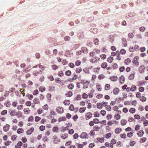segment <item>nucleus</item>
Instances as JSON below:
<instances>
[{"instance_id": "1", "label": "nucleus", "mask_w": 148, "mask_h": 148, "mask_svg": "<svg viewBox=\"0 0 148 148\" xmlns=\"http://www.w3.org/2000/svg\"><path fill=\"white\" fill-rule=\"evenodd\" d=\"M108 64L106 62H103L100 65L101 67L103 69H106V70H111L112 67L110 66L108 67Z\"/></svg>"}, {"instance_id": "2", "label": "nucleus", "mask_w": 148, "mask_h": 148, "mask_svg": "<svg viewBox=\"0 0 148 148\" xmlns=\"http://www.w3.org/2000/svg\"><path fill=\"white\" fill-rule=\"evenodd\" d=\"M100 59L97 56H95L90 58L89 61L92 63H96L100 61Z\"/></svg>"}, {"instance_id": "3", "label": "nucleus", "mask_w": 148, "mask_h": 148, "mask_svg": "<svg viewBox=\"0 0 148 148\" xmlns=\"http://www.w3.org/2000/svg\"><path fill=\"white\" fill-rule=\"evenodd\" d=\"M145 66L143 64L141 65L138 68L139 72L141 73H144L145 72Z\"/></svg>"}, {"instance_id": "4", "label": "nucleus", "mask_w": 148, "mask_h": 148, "mask_svg": "<svg viewBox=\"0 0 148 148\" xmlns=\"http://www.w3.org/2000/svg\"><path fill=\"white\" fill-rule=\"evenodd\" d=\"M139 59V57L138 56H135L133 61V63L136 66H138L139 64V63L138 61V60Z\"/></svg>"}, {"instance_id": "5", "label": "nucleus", "mask_w": 148, "mask_h": 148, "mask_svg": "<svg viewBox=\"0 0 148 148\" xmlns=\"http://www.w3.org/2000/svg\"><path fill=\"white\" fill-rule=\"evenodd\" d=\"M79 137L82 138L88 139V136L87 133L86 132H83L80 135Z\"/></svg>"}, {"instance_id": "6", "label": "nucleus", "mask_w": 148, "mask_h": 148, "mask_svg": "<svg viewBox=\"0 0 148 148\" xmlns=\"http://www.w3.org/2000/svg\"><path fill=\"white\" fill-rule=\"evenodd\" d=\"M92 114L91 112H88L86 113L85 118L86 120L89 119L92 117Z\"/></svg>"}, {"instance_id": "7", "label": "nucleus", "mask_w": 148, "mask_h": 148, "mask_svg": "<svg viewBox=\"0 0 148 148\" xmlns=\"http://www.w3.org/2000/svg\"><path fill=\"white\" fill-rule=\"evenodd\" d=\"M145 133L144 131L143 130H140L138 131L137 133V135L140 137H141L143 136Z\"/></svg>"}, {"instance_id": "8", "label": "nucleus", "mask_w": 148, "mask_h": 148, "mask_svg": "<svg viewBox=\"0 0 148 148\" xmlns=\"http://www.w3.org/2000/svg\"><path fill=\"white\" fill-rule=\"evenodd\" d=\"M56 110L57 112L60 114L62 113L64 111L63 108L62 107H57Z\"/></svg>"}, {"instance_id": "9", "label": "nucleus", "mask_w": 148, "mask_h": 148, "mask_svg": "<svg viewBox=\"0 0 148 148\" xmlns=\"http://www.w3.org/2000/svg\"><path fill=\"white\" fill-rule=\"evenodd\" d=\"M10 112V115L12 116H16V111L15 110H10L9 111Z\"/></svg>"}, {"instance_id": "10", "label": "nucleus", "mask_w": 148, "mask_h": 148, "mask_svg": "<svg viewBox=\"0 0 148 148\" xmlns=\"http://www.w3.org/2000/svg\"><path fill=\"white\" fill-rule=\"evenodd\" d=\"M120 90L119 88H114L111 93L113 92L114 95H117L119 92Z\"/></svg>"}, {"instance_id": "11", "label": "nucleus", "mask_w": 148, "mask_h": 148, "mask_svg": "<svg viewBox=\"0 0 148 148\" xmlns=\"http://www.w3.org/2000/svg\"><path fill=\"white\" fill-rule=\"evenodd\" d=\"M125 79L123 75H121L119 78L120 83L121 84H123L125 82Z\"/></svg>"}, {"instance_id": "12", "label": "nucleus", "mask_w": 148, "mask_h": 148, "mask_svg": "<svg viewBox=\"0 0 148 148\" xmlns=\"http://www.w3.org/2000/svg\"><path fill=\"white\" fill-rule=\"evenodd\" d=\"M34 128L32 127L31 128L28 130L26 132V134L27 135H30L32 134V133L34 132Z\"/></svg>"}, {"instance_id": "13", "label": "nucleus", "mask_w": 148, "mask_h": 148, "mask_svg": "<svg viewBox=\"0 0 148 148\" xmlns=\"http://www.w3.org/2000/svg\"><path fill=\"white\" fill-rule=\"evenodd\" d=\"M10 127V125L8 124H6L3 128V131L5 132H7L9 130Z\"/></svg>"}, {"instance_id": "14", "label": "nucleus", "mask_w": 148, "mask_h": 148, "mask_svg": "<svg viewBox=\"0 0 148 148\" xmlns=\"http://www.w3.org/2000/svg\"><path fill=\"white\" fill-rule=\"evenodd\" d=\"M60 137L62 139H65L68 137V134L67 133L62 134L60 135Z\"/></svg>"}, {"instance_id": "15", "label": "nucleus", "mask_w": 148, "mask_h": 148, "mask_svg": "<svg viewBox=\"0 0 148 148\" xmlns=\"http://www.w3.org/2000/svg\"><path fill=\"white\" fill-rule=\"evenodd\" d=\"M23 145V143L21 141H18L17 144L15 146V148H21V146Z\"/></svg>"}, {"instance_id": "16", "label": "nucleus", "mask_w": 148, "mask_h": 148, "mask_svg": "<svg viewBox=\"0 0 148 148\" xmlns=\"http://www.w3.org/2000/svg\"><path fill=\"white\" fill-rule=\"evenodd\" d=\"M23 112L25 114H27L30 113V110L28 108H27L24 109Z\"/></svg>"}, {"instance_id": "17", "label": "nucleus", "mask_w": 148, "mask_h": 148, "mask_svg": "<svg viewBox=\"0 0 148 148\" xmlns=\"http://www.w3.org/2000/svg\"><path fill=\"white\" fill-rule=\"evenodd\" d=\"M16 116L18 118H20L21 117L23 116L22 113L19 111H18L16 112Z\"/></svg>"}, {"instance_id": "18", "label": "nucleus", "mask_w": 148, "mask_h": 148, "mask_svg": "<svg viewBox=\"0 0 148 148\" xmlns=\"http://www.w3.org/2000/svg\"><path fill=\"white\" fill-rule=\"evenodd\" d=\"M131 62V60L129 58H127L124 61V63L126 64V65H129V64Z\"/></svg>"}, {"instance_id": "19", "label": "nucleus", "mask_w": 148, "mask_h": 148, "mask_svg": "<svg viewBox=\"0 0 148 148\" xmlns=\"http://www.w3.org/2000/svg\"><path fill=\"white\" fill-rule=\"evenodd\" d=\"M111 88L109 84H106L104 86V89L107 91L109 90Z\"/></svg>"}, {"instance_id": "20", "label": "nucleus", "mask_w": 148, "mask_h": 148, "mask_svg": "<svg viewBox=\"0 0 148 148\" xmlns=\"http://www.w3.org/2000/svg\"><path fill=\"white\" fill-rule=\"evenodd\" d=\"M135 74L134 73H131L130 75L128 77V79L130 80H132L133 79L134 77Z\"/></svg>"}, {"instance_id": "21", "label": "nucleus", "mask_w": 148, "mask_h": 148, "mask_svg": "<svg viewBox=\"0 0 148 148\" xmlns=\"http://www.w3.org/2000/svg\"><path fill=\"white\" fill-rule=\"evenodd\" d=\"M122 131L121 128L119 127L117 128L115 130V132L116 134H119Z\"/></svg>"}, {"instance_id": "22", "label": "nucleus", "mask_w": 148, "mask_h": 148, "mask_svg": "<svg viewBox=\"0 0 148 148\" xmlns=\"http://www.w3.org/2000/svg\"><path fill=\"white\" fill-rule=\"evenodd\" d=\"M97 107L99 109H101L103 108L102 104L101 103H98L97 104Z\"/></svg>"}, {"instance_id": "23", "label": "nucleus", "mask_w": 148, "mask_h": 148, "mask_svg": "<svg viewBox=\"0 0 148 148\" xmlns=\"http://www.w3.org/2000/svg\"><path fill=\"white\" fill-rule=\"evenodd\" d=\"M127 121L125 119H122L121 121V124L122 125H126L127 123Z\"/></svg>"}, {"instance_id": "24", "label": "nucleus", "mask_w": 148, "mask_h": 148, "mask_svg": "<svg viewBox=\"0 0 148 148\" xmlns=\"http://www.w3.org/2000/svg\"><path fill=\"white\" fill-rule=\"evenodd\" d=\"M24 131L23 129H22V128H18L17 130V133L18 134H19L21 133H23L24 132Z\"/></svg>"}, {"instance_id": "25", "label": "nucleus", "mask_w": 148, "mask_h": 148, "mask_svg": "<svg viewBox=\"0 0 148 148\" xmlns=\"http://www.w3.org/2000/svg\"><path fill=\"white\" fill-rule=\"evenodd\" d=\"M100 129V127H99L97 125H96L94 126L93 127V130L94 131H98Z\"/></svg>"}, {"instance_id": "26", "label": "nucleus", "mask_w": 148, "mask_h": 148, "mask_svg": "<svg viewBox=\"0 0 148 148\" xmlns=\"http://www.w3.org/2000/svg\"><path fill=\"white\" fill-rule=\"evenodd\" d=\"M67 87L69 89L72 90L74 87V85L73 84L71 83L68 85Z\"/></svg>"}, {"instance_id": "27", "label": "nucleus", "mask_w": 148, "mask_h": 148, "mask_svg": "<svg viewBox=\"0 0 148 148\" xmlns=\"http://www.w3.org/2000/svg\"><path fill=\"white\" fill-rule=\"evenodd\" d=\"M114 38L113 36H110L109 37V41H110V42H111V43H112L114 41Z\"/></svg>"}, {"instance_id": "28", "label": "nucleus", "mask_w": 148, "mask_h": 148, "mask_svg": "<svg viewBox=\"0 0 148 148\" xmlns=\"http://www.w3.org/2000/svg\"><path fill=\"white\" fill-rule=\"evenodd\" d=\"M136 89V86L132 85L130 87L131 91H135Z\"/></svg>"}, {"instance_id": "29", "label": "nucleus", "mask_w": 148, "mask_h": 148, "mask_svg": "<svg viewBox=\"0 0 148 148\" xmlns=\"http://www.w3.org/2000/svg\"><path fill=\"white\" fill-rule=\"evenodd\" d=\"M105 77V75L103 74H101L99 75L98 77V78L100 80L103 79Z\"/></svg>"}, {"instance_id": "30", "label": "nucleus", "mask_w": 148, "mask_h": 148, "mask_svg": "<svg viewBox=\"0 0 148 148\" xmlns=\"http://www.w3.org/2000/svg\"><path fill=\"white\" fill-rule=\"evenodd\" d=\"M66 120V118L64 116L62 117H60L58 119V121L60 122L62 121H64Z\"/></svg>"}, {"instance_id": "31", "label": "nucleus", "mask_w": 148, "mask_h": 148, "mask_svg": "<svg viewBox=\"0 0 148 148\" xmlns=\"http://www.w3.org/2000/svg\"><path fill=\"white\" fill-rule=\"evenodd\" d=\"M82 71V69L81 67L76 68L75 70V72L77 73H80Z\"/></svg>"}, {"instance_id": "32", "label": "nucleus", "mask_w": 148, "mask_h": 148, "mask_svg": "<svg viewBox=\"0 0 148 148\" xmlns=\"http://www.w3.org/2000/svg\"><path fill=\"white\" fill-rule=\"evenodd\" d=\"M73 95V93L71 91H69L67 93L65 94V95L66 97H70Z\"/></svg>"}, {"instance_id": "33", "label": "nucleus", "mask_w": 148, "mask_h": 148, "mask_svg": "<svg viewBox=\"0 0 148 148\" xmlns=\"http://www.w3.org/2000/svg\"><path fill=\"white\" fill-rule=\"evenodd\" d=\"M33 101L35 104H38L40 103L39 99L37 98L34 99L33 100Z\"/></svg>"}, {"instance_id": "34", "label": "nucleus", "mask_w": 148, "mask_h": 148, "mask_svg": "<svg viewBox=\"0 0 148 148\" xmlns=\"http://www.w3.org/2000/svg\"><path fill=\"white\" fill-rule=\"evenodd\" d=\"M76 145H77V148H83V145L80 144V143H76Z\"/></svg>"}, {"instance_id": "35", "label": "nucleus", "mask_w": 148, "mask_h": 148, "mask_svg": "<svg viewBox=\"0 0 148 148\" xmlns=\"http://www.w3.org/2000/svg\"><path fill=\"white\" fill-rule=\"evenodd\" d=\"M81 50H82V52L84 53H87L88 52V49L87 48L85 47H83Z\"/></svg>"}, {"instance_id": "36", "label": "nucleus", "mask_w": 148, "mask_h": 148, "mask_svg": "<svg viewBox=\"0 0 148 148\" xmlns=\"http://www.w3.org/2000/svg\"><path fill=\"white\" fill-rule=\"evenodd\" d=\"M86 107H85L80 108L79 110V112L80 113L84 112L86 110Z\"/></svg>"}, {"instance_id": "37", "label": "nucleus", "mask_w": 148, "mask_h": 148, "mask_svg": "<svg viewBox=\"0 0 148 148\" xmlns=\"http://www.w3.org/2000/svg\"><path fill=\"white\" fill-rule=\"evenodd\" d=\"M140 125L139 124H137L135 126V130L136 132H138L140 130Z\"/></svg>"}, {"instance_id": "38", "label": "nucleus", "mask_w": 148, "mask_h": 148, "mask_svg": "<svg viewBox=\"0 0 148 148\" xmlns=\"http://www.w3.org/2000/svg\"><path fill=\"white\" fill-rule=\"evenodd\" d=\"M12 143L10 141L8 140L4 143V144L5 146H9Z\"/></svg>"}, {"instance_id": "39", "label": "nucleus", "mask_w": 148, "mask_h": 148, "mask_svg": "<svg viewBox=\"0 0 148 148\" xmlns=\"http://www.w3.org/2000/svg\"><path fill=\"white\" fill-rule=\"evenodd\" d=\"M107 61L110 63L112 62V61L113 60V58L112 57H109L107 58Z\"/></svg>"}, {"instance_id": "40", "label": "nucleus", "mask_w": 148, "mask_h": 148, "mask_svg": "<svg viewBox=\"0 0 148 148\" xmlns=\"http://www.w3.org/2000/svg\"><path fill=\"white\" fill-rule=\"evenodd\" d=\"M140 99L142 101L145 102L146 101L147 99L144 96H142L140 97Z\"/></svg>"}, {"instance_id": "41", "label": "nucleus", "mask_w": 148, "mask_h": 148, "mask_svg": "<svg viewBox=\"0 0 148 148\" xmlns=\"http://www.w3.org/2000/svg\"><path fill=\"white\" fill-rule=\"evenodd\" d=\"M34 120V117L33 116H30L27 119V121L29 122H32Z\"/></svg>"}, {"instance_id": "42", "label": "nucleus", "mask_w": 148, "mask_h": 148, "mask_svg": "<svg viewBox=\"0 0 148 148\" xmlns=\"http://www.w3.org/2000/svg\"><path fill=\"white\" fill-rule=\"evenodd\" d=\"M129 112L132 113H134L136 112V109L134 108H131L129 110Z\"/></svg>"}, {"instance_id": "43", "label": "nucleus", "mask_w": 148, "mask_h": 148, "mask_svg": "<svg viewBox=\"0 0 148 148\" xmlns=\"http://www.w3.org/2000/svg\"><path fill=\"white\" fill-rule=\"evenodd\" d=\"M147 138L146 137H143L140 139V143H143L145 142Z\"/></svg>"}, {"instance_id": "44", "label": "nucleus", "mask_w": 148, "mask_h": 148, "mask_svg": "<svg viewBox=\"0 0 148 148\" xmlns=\"http://www.w3.org/2000/svg\"><path fill=\"white\" fill-rule=\"evenodd\" d=\"M93 51L95 54H99L100 52V51L99 49H94Z\"/></svg>"}, {"instance_id": "45", "label": "nucleus", "mask_w": 148, "mask_h": 148, "mask_svg": "<svg viewBox=\"0 0 148 148\" xmlns=\"http://www.w3.org/2000/svg\"><path fill=\"white\" fill-rule=\"evenodd\" d=\"M71 71L70 70L67 71L65 73V74L66 75L68 76H70L71 75Z\"/></svg>"}, {"instance_id": "46", "label": "nucleus", "mask_w": 148, "mask_h": 148, "mask_svg": "<svg viewBox=\"0 0 148 148\" xmlns=\"http://www.w3.org/2000/svg\"><path fill=\"white\" fill-rule=\"evenodd\" d=\"M121 116L119 114H116L114 116L115 119L117 120L120 119L121 118Z\"/></svg>"}, {"instance_id": "47", "label": "nucleus", "mask_w": 148, "mask_h": 148, "mask_svg": "<svg viewBox=\"0 0 148 148\" xmlns=\"http://www.w3.org/2000/svg\"><path fill=\"white\" fill-rule=\"evenodd\" d=\"M72 141L71 140H69L67 141H66L65 143V145L66 147H68L69 145H70L72 143Z\"/></svg>"}, {"instance_id": "48", "label": "nucleus", "mask_w": 148, "mask_h": 148, "mask_svg": "<svg viewBox=\"0 0 148 148\" xmlns=\"http://www.w3.org/2000/svg\"><path fill=\"white\" fill-rule=\"evenodd\" d=\"M43 112V110L41 108H39L37 110L38 113L39 114H40L42 113Z\"/></svg>"}, {"instance_id": "49", "label": "nucleus", "mask_w": 148, "mask_h": 148, "mask_svg": "<svg viewBox=\"0 0 148 148\" xmlns=\"http://www.w3.org/2000/svg\"><path fill=\"white\" fill-rule=\"evenodd\" d=\"M106 109L108 111H111L112 110V108L110 105L107 106H106Z\"/></svg>"}, {"instance_id": "50", "label": "nucleus", "mask_w": 148, "mask_h": 148, "mask_svg": "<svg viewBox=\"0 0 148 148\" xmlns=\"http://www.w3.org/2000/svg\"><path fill=\"white\" fill-rule=\"evenodd\" d=\"M97 140H98L100 142L102 143L104 142V138H97Z\"/></svg>"}, {"instance_id": "51", "label": "nucleus", "mask_w": 148, "mask_h": 148, "mask_svg": "<svg viewBox=\"0 0 148 148\" xmlns=\"http://www.w3.org/2000/svg\"><path fill=\"white\" fill-rule=\"evenodd\" d=\"M55 81L56 83L60 84L61 82V80L59 78L56 77L55 79Z\"/></svg>"}, {"instance_id": "52", "label": "nucleus", "mask_w": 148, "mask_h": 148, "mask_svg": "<svg viewBox=\"0 0 148 148\" xmlns=\"http://www.w3.org/2000/svg\"><path fill=\"white\" fill-rule=\"evenodd\" d=\"M17 137V135H13L11 137V140L12 141H14L16 139Z\"/></svg>"}, {"instance_id": "53", "label": "nucleus", "mask_w": 148, "mask_h": 148, "mask_svg": "<svg viewBox=\"0 0 148 148\" xmlns=\"http://www.w3.org/2000/svg\"><path fill=\"white\" fill-rule=\"evenodd\" d=\"M120 136L121 138L123 139H125L127 138L126 134L125 133L120 134Z\"/></svg>"}, {"instance_id": "54", "label": "nucleus", "mask_w": 148, "mask_h": 148, "mask_svg": "<svg viewBox=\"0 0 148 148\" xmlns=\"http://www.w3.org/2000/svg\"><path fill=\"white\" fill-rule=\"evenodd\" d=\"M94 90H91L90 91V93H89L88 95L89 96V98H91L93 96V92H94Z\"/></svg>"}, {"instance_id": "55", "label": "nucleus", "mask_w": 148, "mask_h": 148, "mask_svg": "<svg viewBox=\"0 0 148 148\" xmlns=\"http://www.w3.org/2000/svg\"><path fill=\"white\" fill-rule=\"evenodd\" d=\"M120 53L122 55H124L126 53V51L123 49H121L120 50Z\"/></svg>"}, {"instance_id": "56", "label": "nucleus", "mask_w": 148, "mask_h": 148, "mask_svg": "<svg viewBox=\"0 0 148 148\" xmlns=\"http://www.w3.org/2000/svg\"><path fill=\"white\" fill-rule=\"evenodd\" d=\"M23 105H20L18 106L17 107V109L18 110H21L23 109Z\"/></svg>"}, {"instance_id": "57", "label": "nucleus", "mask_w": 148, "mask_h": 148, "mask_svg": "<svg viewBox=\"0 0 148 148\" xmlns=\"http://www.w3.org/2000/svg\"><path fill=\"white\" fill-rule=\"evenodd\" d=\"M51 66L52 69L55 70L57 69L58 68V66L55 64L53 65H51Z\"/></svg>"}, {"instance_id": "58", "label": "nucleus", "mask_w": 148, "mask_h": 148, "mask_svg": "<svg viewBox=\"0 0 148 148\" xmlns=\"http://www.w3.org/2000/svg\"><path fill=\"white\" fill-rule=\"evenodd\" d=\"M7 113V111L6 110H4L2 111L1 112V115H5Z\"/></svg>"}, {"instance_id": "59", "label": "nucleus", "mask_w": 148, "mask_h": 148, "mask_svg": "<svg viewBox=\"0 0 148 148\" xmlns=\"http://www.w3.org/2000/svg\"><path fill=\"white\" fill-rule=\"evenodd\" d=\"M136 143V142L135 141H132L131 140L130 143V145L131 146H134Z\"/></svg>"}, {"instance_id": "60", "label": "nucleus", "mask_w": 148, "mask_h": 148, "mask_svg": "<svg viewBox=\"0 0 148 148\" xmlns=\"http://www.w3.org/2000/svg\"><path fill=\"white\" fill-rule=\"evenodd\" d=\"M93 121L95 124H98L100 123V121L98 119H93Z\"/></svg>"}, {"instance_id": "61", "label": "nucleus", "mask_w": 148, "mask_h": 148, "mask_svg": "<svg viewBox=\"0 0 148 148\" xmlns=\"http://www.w3.org/2000/svg\"><path fill=\"white\" fill-rule=\"evenodd\" d=\"M6 107H9L11 105L10 102L9 101H7L4 103Z\"/></svg>"}, {"instance_id": "62", "label": "nucleus", "mask_w": 148, "mask_h": 148, "mask_svg": "<svg viewBox=\"0 0 148 148\" xmlns=\"http://www.w3.org/2000/svg\"><path fill=\"white\" fill-rule=\"evenodd\" d=\"M133 135V133L132 132H130L127 133V136L128 137H131Z\"/></svg>"}, {"instance_id": "63", "label": "nucleus", "mask_w": 148, "mask_h": 148, "mask_svg": "<svg viewBox=\"0 0 148 148\" xmlns=\"http://www.w3.org/2000/svg\"><path fill=\"white\" fill-rule=\"evenodd\" d=\"M82 98L84 99H87L88 98V95L85 93H83L82 94Z\"/></svg>"}, {"instance_id": "64", "label": "nucleus", "mask_w": 148, "mask_h": 148, "mask_svg": "<svg viewBox=\"0 0 148 148\" xmlns=\"http://www.w3.org/2000/svg\"><path fill=\"white\" fill-rule=\"evenodd\" d=\"M48 78L51 81H53L54 79L53 76L51 75H49L47 76Z\"/></svg>"}]
</instances>
